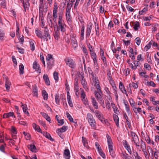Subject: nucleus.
<instances>
[{
	"label": "nucleus",
	"mask_w": 159,
	"mask_h": 159,
	"mask_svg": "<svg viewBox=\"0 0 159 159\" xmlns=\"http://www.w3.org/2000/svg\"><path fill=\"white\" fill-rule=\"evenodd\" d=\"M35 31L37 36L40 38L42 41L47 42L48 40L51 39V36L49 34V30L47 26H46L43 30L44 33L43 35L42 34L41 31L38 29L35 30Z\"/></svg>",
	"instance_id": "obj_1"
},
{
	"label": "nucleus",
	"mask_w": 159,
	"mask_h": 159,
	"mask_svg": "<svg viewBox=\"0 0 159 159\" xmlns=\"http://www.w3.org/2000/svg\"><path fill=\"white\" fill-rule=\"evenodd\" d=\"M63 14L61 12L59 13L57 29L64 32L66 31V25L63 19Z\"/></svg>",
	"instance_id": "obj_2"
},
{
	"label": "nucleus",
	"mask_w": 159,
	"mask_h": 159,
	"mask_svg": "<svg viewBox=\"0 0 159 159\" xmlns=\"http://www.w3.org/2000/svg\"><path fill=\"white\" fill-rule=\"evenodd\" d=\"M94 93L95 97L98 101L102 105L103 108H104V103L103 99L102 98V91H95Z\"/></svg>",
	"instance_id": "obj_3"
},
{
	"label": "nucleus",
	"mask_w": 159,
	"mask_h": 159,
	"mask_svg": "<svg viewBox=\"0 0 159 159\" xmlns=\"http://www.w3.org/2000/svg\"><path fill=\"white\" fill-rule=\"evenodd\" d=\"M87 118L89 123L93 129H95L96 128V123L92 115L90 113L87 114Z\"/></svg>",
	"instance_id": "obj_4"
},
{
	"label": "nucleus",
	"mask_w": 159,
	"mask_h": 159,
	"mask_svg": "<svg viewBox=\"0 0 159 159\" xmlns=\"http://www.w3.org/2000/svg\"><path fill=\"white\" fill-rule=\"evenodd\" d=\"M48 3L45 2L44 4H39V12H42L43 11L46 12L48 11Z\"/></svg>",
	"instance_id": "obj_5"
},
{
	"label": "nucleus",
	"mask_w": 159,
	"mask_h": 159,
	"mask_svg": "<svg viewBox=\"0 0 159 159\" xmlns=\"http://www.w3.org/2000/svg\"><path fill=\"white\" fill-rule=\"evenodd\" d=\"M66 64L72 68H74L76 67V64L73 60L70 58H68L65 60Z\"/></svg>",
	"instance_id": "obj_6"
},
{
	"label": "nucleus",
	"mask_w": 159,
	"mask_h": 159,
	"mask_svg": "<svg viewBox=\"0 0 159 159\" xmlns=\"http://www.w3.org/2000/svg\"><path fill=\"white\" fill-rule=\"evenodd\" d=\"M81 84L83 86L84 89H85L86 91H88L89 88L87 86V83L84 78V77L83 75H82L80 79Z\"/></svg>",
	"instance_id": "obj_7"
},
{
	"label": "nucleus",
	"mask_w": 159,
	"mask_h": 159,
	"mask_svg": "<svg viewBox=\"0 0 159 159\" xmlns=\"http://www.w3.org/2000/svg\"><path fill=\"white\" fill-rule=\"evenodd\" d=\"M123 144L125 148L127 150L129 153L130 155H131L132 154V152L131 150L130 146L126 140L123 141Z\"/></svg>",
	"instance_id": "obj_8"
},
{
	"label": "nucleus",
	"mask_w": 159,
	"mask_h": 159,
	"mask_svg": "<svg viewBox=\"0 0 159 159\" xmlns=\"http://www.w3.org/2000/svg\"><path fill=\"white\" fill-rule=\"evenodd\" d=\"M95 115L96 116L98 119L101 121H104L103 119L104 117L103 116V115L101 114V112L98 111L96 110L94 112Z\"/></svg>",
	"instance_id": "obj_9"
},
{
	"label": "nucleus",
	"mask_w": 159,
	"mask_h": 159,
	"mask_svg": "<svg viewBox=\"0 0 159 159\" xmlns=\"http://www.w3.org/2000/svg\"><path fill=\"white\" fill-rule=\"evenodd\" d=\"M84 0H71V3L74 4V8L76 9L80 1V3H83Z\"/></svg>",
	"instance_id": "obj_10"
},
{
	"label": "nucleus",
	"mask_w": 159,
	"mask_h": 159,
	"mask_svg": "<svg viewBox=\"0 0 159 159\" xmlns=\"http://www.w3.org/2000/svg\"><path fill=\"white\" fill-rule=\"evenodd\" d=\"M68 127L67 126H63L61 128L58 129L56 132L58 133V135H59V134H61V133L66 131Z\"/></svg>",
	"instance_id": "obj_11"
},
{
	"label": "nucleus",
	"mask_w": 159,
	"mask_h": 159,
	"mask_svg": "<svg viewBox=\"0 0 159 159\" xmlns=\"http://www.w3.org/2000/svg\"><path fill=\"white\" fill-rule=\"evenodd\" d=\"M32 92L33 96L37 97H38V88L36 84H34L32 87Z\"/></svg>",
	"instance_id": "obj_12"
},
{
	"label": "nucleus",
	"mask_w": 159,
	"mask_h": 159,
	"mask_svg": "<svg viewBox=\"0 0 159 159\" xmlns=\"http://www.w3.org/2000/svg\"><path fill=\"white\" fill-rule=\"evenodd\" d=\"M33 68L36 70L38 72L40 73H41V70L39 65L37 64L36 62L34 61L33 64Z\"/></svg>",
	"instance_id": "obj_13"
},
{
	"label": "nucleus",
	"mask_w": 159,
	"mask_h": 159,
	"mask_svg": "<svg viewBox=\"0 0 159 159\" xmlns=\"http://www.w3.org/2000/svg\"><path fill=\"white\" fill-rule=\"evenodd\" d=\"M66 18L67 22L68 24L70 25L71 24V16L70 15V12H66Z\"/></svg>",
	"instance_id": "obj_14"
},
{
	"label": "nucleus",
	"mask_w": 159,
	"mask_h": 159,
	"mask_svg": "<svg viewBox=\"0 0 159 159\" xmlns=\"http://www.w3.org/2000/svg\"><path fill=\"white\" fill-rule=\"evenodd\" d=\"M11 83L9 80L7 78H6L5 80V87L7 91H9L10 89V87L11 85Z\"/></svg>",
	"instance_id": "obj_15"
},
{
	"label": "nucleus",
	"mask_w": 159,
	"mask_h": 159,
	"mask_svg": "<svg viewBox=\"0 0 159 159\" xmlns=\"http://www.w3.org/2000/svg\"><path fill=\"white\" fill-rule=\"evenodd\" d=\"M54 59H51L50 60L47 61V64L48 67L49 69H51L52 68V66L54 65Z\"/></svg>",
	"instance_id": "obj_16"
},
{
	"label": "nucleus",
	"mask_w": 159,
	"mask_h": 159,
	"mask_svg": "<svg viewBox=\"0 0 159 159\" xmlns=\"http://www.w3.org/2000/svg\"><path fill=\"white\" fill-rule=\"evenodd\" d=\"M124 103L125 105V109L127 112L128 114H130L131 113V111L130 109V107L127 102L124 100Z\"/></svg>",
	"instance_id": "obj_17"
},
{
	"label": "nucleus",
	"mask_w": 159,
	"mask_h": 159,
	"mask_svg": "<svg viewBox=\"0 0 159 159\" xmlns=\"http://www.w3.org/2000/svg\"><path fill=\"white\" fill-rule=\"evenodd\" d=\"M64 157L66 159H69L70 157V152L68 149H66L64 152Z\"/></svg>",
	"instance_id": "obj_18"
},
{
	"label": "nucleus",
	"mask_w": 159,
	"mask_h": 159,
	"mask_svg": "<svg viewBox=\"0 0 159 159\" xmlns=\"http://www.w3.org/2000/svg\"><path fill=\"white\" fill-rule=\"evenodd\" d=\"M92 29V24H91L90 25H88V27L86 31V36H89L91 33Z\"/></svg>",
	"instance_id": "obj_19"
},
{
	"label": "nucleus",
	"mask_w": 159,
	"mask_h": 159,
	"mask_svg": "<svg viewBox=\"0 0 159 159\" xmlns=\"http://www.w3.org/2000/svg\"><path fill=\"white\" fill-rule=\"evenodd\" d=\"M45 84L48 85H50V82L48 76L47 74H44L43 77Z\"/></svg>",
	"instance_id": "obj_20"
},
{
	"label": "nucleus",
	"mask_w": 159,
	"mask_h": 159,
	"mask_svg": "<svg viewBox=\"0 0 159 159\" xmlns=\"http://www.w3.org/2000/svg\"><path fill=\"white\" fill-rule=\"evenodd\" d=\"M55 33L54 34V36L55 39L56 40H58L59 37L60 32L59 30L58 29L54 30Z\"/></svg>",
	"instance_id": "obj_21"
},
{
	"label": "nucleus",
	"mask_w": 159,
	"mask_h": 159,
	"mask_svg": "<svg viewBox=\"0 0 159 159\" xmlns=\"http://www.w3.org/2000/svg\"><path fill=\"white\" fill-rule=\"evenodd\" d=\"M28 148L32 152H36L37 149L34 145L30 144L28 145Z\"/></svg>",
	"instance_id": "obj_22"
},
{
	"label": "nucleus",
	"mask_w": 159,
	"mask_h": 159,
	"mask_svg": "<svg viewBox=\"0 0 159 159\" xmlns=\"http://www.w3.org/2000/svg\"><path fill=\"white\" fill-rule=\"evenodd\" d=\"M119 87L122 92L123 93H126V90L123 84L121 82L119 83Z\"/></svg>",
	"instance_id": "obj_23"
},
{
	"label": "nucleus",
	"mask_w": 159,
	"mask_h": 159,
	"mask_svg": "<svg viewBox=\"0 0 159 159\" xmlns=\"http://www.w3.org/2000/svg\"><path fill=\"white\" fill-rule=\"evenodd\" d=\"M132 141L134 142L137 148L140 147V142L138 137L136 138H134L133 139H132Z\"/></svg>",
	"instance_id": "obj_24"
},
{
	"label": "nucleus",
	"mask_w": 159,
	"mask_h": 159,
	"mask_svg": "<svg viewBox=\"0 0 159 159\" xmlns=\"http://www.w3.org/2000/svg\"><path fill=\"white\" fill-rule=\"evenodd\" d=\"M92 82L91 83L93 85H95L99 83V81L98 78L96 77H95L94 76L92 77Z\"/></svg>",
	"instance_id": "obj_25"
},
{
	"label": "nucleus",
	"mask_w": 159,
	"mask_h": 159,
	"mask_svg": "<svg viewBox=\"0 0 159 159\" xmlns=\"http://www.w3.org/2000/svg\"><path fill=\"white\" fill-rule=\"evenodd\" d=\"M40 114L49 123L51 122V120L50 118L49 117V116L48 115V114L44 112H41L40 113Z\"/></svg>",
	"instance_id": "obj_26"
},
{
	"label": "nucleus",
	"mask_w": 159,
	"mask_h": 159,
	"mask_svg": "<svg viewBox=\"0 0 159 159\" xmlns=\"http://www.w3.org/2000/svg\"><path fill=\"white\" fill-rule=\"evenodd\" d=\"M108 146L109 151L112 157H115V155L114 153V152L113 151V147L112 145H108Z\"/></svg>",
	"instance_id": "obj_27"
},
{
	"label": "nucleus",
	"mask_w": 159,
	"mask_h": 159,
	"mask_svg": "<svg viewBox=\"0 0 159 159\" xmlns=\"http://www.w3.org/2000/svg\"><path fill=\"white\" fill-rule=\"evenodd\" d=\"M71 40L73 43V46L75 48H76L78 46L77 42L75 39L74 37H72L71 38Z\"/></svg>",
	"instance_id": "obj_28"
},
{
	"label": "nucleus",
	"mask_w": 159,
	"mask_h": 159,
	"mask_svg": "<svg viewBox=\"0 0 159 159\" xmlns=\"http://www.w3.org/2000/svg\"><path fill=\"white\" fill-rule=\"evenodd\" d=\"M113 119L115 121L116 124V125L117 127L119 126V117L117 116L115 114H114L113 115Z\"/></svg>",
	"instance_id": "obj_29"
},
{
	"label": "nucleus",
	"mask_w": 159,
	"mask_h": 159,
	"mask_svg": "<svg viewBox=\"0 0 159 159\" xmlns=\"http://www.w3.org/2000/svg\"><path fill=\"white\" fill-rule=\"evenodd\" d=\"M140 146L142 151H144L146 150V146L145 143L144 142L142 139L140 141Z\"/></svg>",
	"instance_id": "obj_30"
},
{
	"label": "nucleus",
	"mask_w": 159,
	"mask_h": 159,
	"mask_svg": "<svg viewBox=\"0 0 159 159\" xmlns=\"http://www.w3.org/2000/svg\"><path fill=\"white\" fill-rule=\"evenodd\" d=\"M84 26H82V27L81 29V37L80 40H83L84 39Z\"/></svg>",
	"instance_id": "obj_31"
},
{
	"label": "nucleus",
	"mask_w": 159,
	"mask_h": 159,
	"mask_svg": "<svg viewBox=\"0 0 159 159\" xmlns=\"http://www.w3.org/2000/svg\"><path fill=\"white\" fill-rule=\"evenodd\" d=\"M14 115V113L12 112H10L7 113H5L3 114V118H7L10 116H12Z\"/></svg>",
	"instance_id": "obj_32"
},
{
	"label": "nucleus",
	"mask_w": 159,
	"mask_h": 159,
	"mask_svg": "<svg viewBox=\"0 0 159 159\" xmlns=\"http://www.w3.org/2000/svg\"><path fill=\"white\" fill-rule=\"evenodd\" d=\"M52 19H53L51 16L48 17L47 22L50 25H51L50 26L51 27H52L53 24L52 21Z\"/></svg>",
	"instance_id": "obj_33"
},
{
	"label": "nucleus",
	"mask_w": 159,
	"mask_h": 159,
	"mask_svg": "<svg viewBox=\"0 0 159 159\" xmlns=\"http://www.w3.org/2000/svg\"><path fill=\"white\" fill-rule=\"evenodd\" d=\"M32 126L33 128L38 132H41V129L39 125H36L35 123H33L32 124Z\"/></svg>",
	"instance_id": "obj_34"
},
{
	"label": "nucleus",
	"mask_w": 159,
	"mask_h": 159,
	"mask_svg": "<svg viewBox=\"0 0 159 159\" xmlns=\"http://www.w3.org/2000/svg\"><path fill=\"white\" fill-rule=\"evenodd\" d=\"M72 6V3L71 2L67 4V7L66 10V12H70L71 8Z\"/></svg>",
	"instance_id": "obj_35"
},
{
	"label": "nucleus",
	"mask_w": 159,
	"mask_h": 159,
	"mask_svg": "<svg viewBox=\"0 0 159 159\" xmlns=\"http://www.w3.org/2000/svg\"><path fill=\"white\" fill-rule=\"evenodd\" d=\"M124 117L125 118L126 120V122L127 125H128L129 128H130V127L131 126V123L130 121H129V119L128 116H127L126 113L124 114Z\"/></svg>",
	"instance_id": "obj_36"
},
{
	"label": "nucleus",
	"mask_w": 159,
	"mask_h": 159,
	"mask_svg": "<svg viewBox=\"0 0 159 159\" xmlns=\"http://www.w3.org/2000/svg\"><path fill=\"white\" fill-rule=\"evenodd\" d=\"M43 135L45 137L50 139V140L52 141H53V140L50 134L47 132H44Z\"/></svg>",
	"instance_id": "obj_37"
},
{
	"label": "nucleus",
	"mask_w": 159,
	"mask_h": 159,
	"mask_svg": "<svg viewBox=\"0 0 159 159\" xmlns=\"http://www.w3.org/2000/svg\"><path fill=\"white\" fill-rule=\"evenodd\" d=\"M42 95L43 97V99L47 100L48 98V94L46 91L44 90L42 92Z\"/></svg>",
	"instance_id": "obj_38"
},
{
	"label": "nucleus",
	"mask_w": 159,
	"mask_h": 159,
	"mask_svg": "<svg viewBox=\"0 0 159 159\" xmlns=\"http://www.w3.org/2000/svg\"><path fill=\"white\" fill-rule=\"evenodd\" d=\"M78 79H77V81L74 83V90H76V92H78Z\"/></svg>",
	"instance_id": "obj_39"
},
{
	"label": "nucleus",
	"mask_w": 159,
	"mask_h": 159,
	"mask_svg": "<svg viewBox=\"0 0 159 159\" xmlns=\"http://www.w3.org/2000/svg\"><path fill=\"white\" fill-rule=\"evenodd\" d=\"M101 55V56L102 58V59L103 61L105 63L106 62V58L104 57V53L102 49H101L100 50Z\"/></svg>",
	"instance_id": "obj_40"
},
{
	"label": "nucleus",
	"mask_w": 159,
	"mask_h": 159,
	"mask_svg": "<svg viewBox=\"0 0 159 159\" xmlns=\"http://www.w3.org/2000/svg\"><path fill=\"white\" fill-rule=\"evenodd\" d=\"M20 103L22 104L21 107L22 108L23 112L26 114L28 115L29 114V112L27 111V107H25V105H24L22 102H21Z\"/></svg>",
	"instance_id": "obj_41"
},
{
	"label": "nucleus",
	"mask_w": 159,
	"mask_h": 159,
	"mask_svg": "<svg viewBox=\"0 0 159 159\" xmlns=\"http://www.w3.org/2000/svg\"><path fill=\"white\" fill-rule=\"evenodd\" d=\"M129 155L125 152H122L120 154L121 157L123 159H125Z\"/></svg>",
	"instance_id": "obj_42"
},
{
	"label": "nucleus",
	"mask_w": 159,
	"mask_h": 159,
	"mask_svg": "<svg viewBox=\"0 0 159 159\" xmlns=\"http://www.w3.org/2000/svg\"><path fill=\"white\" fill-rule=\"evenodd\" d=\"M129 155L125 152H122L120 154L121 157L123 159H125Z\"/></svg>",
	"instance_id": "obj_43"
},
{
	"label": "nucleus",
	"mask_w": 159,
	"mask_h": 159,
	"mask_svg": "<svg viewBox=\"0 0 159 159\" xmlns=\"http://www.w3.org/2000/svg\"><path fill=\"white\" fill-rule=\"evenodd\" d=\"M24 66L23 64H21L19 66V70L20 74H23L24 73Z\"/></svg>",
	"instance_id": "obj_44"
},
{
	"label": "nucleus",
	"mask_w": 159,
	"mask_h": 159,
	"mask_svg": "<svg viewBox=\"0 0 159 159\" xmlns=\"http://www.w3.org/2000/svg\"><path fill=\"white\" fill-rule=\"evenodd\" d=\"M68 103L70 107H73V103L71 100V97L70 95H68L67 97Z\"/></svg>",
	"instance_id": "obj_45"
},
{
	"label": "nucleus",
	"mask_w": 159,
	"mask_h": 159,
	"mask_svg": "<svg viewBox=\"0 0 159 159\" xmlns=\"http://www.w3.org/2000/svg\"><path fill=\"white\" fill-rule=\"evenodd\" d=\"M146 84L148 86H152V87H155L156 86L155 84L152 81H150V82L147 81L146 83Z\"/></svg>",
	"instance_id": "obj_46"
},
{
	"label": "nucleus",
	"mask_w": 159,
	"mask_h": 159,
	"mask_svg": "<svg viewBox=\"0 0 159 159\" xmlns=\"http://www.w3.org/2000/svg\"><path fill=\"white\" fill-rule=\"evenodd\" d=\"M141 135L143 139H144L146 141L148 140V139L149 137V136L147 134L145 135L143 132L141 133Z\"/></svg>",
	"instance_id": "obj_47"
},
{
	"label": "nucleus",
	"mask_w": 159,
	"mask_h": 159,
	"mask_svg": "<svg viewBox=\"0 0 159 159\" xmlns=\"http://www.w3.org/2000/svg\"><path fill=\"white\" fill-rule=\"evenodd\" d=\"M55 99L56 103L59 105V104L60 99L59 95L57 94L55 95Z\"/></svg>",
	"instance_id": "obj_48"
},
{
	"label": "nucleus",
	"mask_w": 159,
	"mask_h": 159,
	"mask_svg": "<svg viewBox=\"0 0 159 159\" xmlns=\"http://www.w3.org/2000/svg\"><path fill=\"white\" fill-rule=\"evenodd\" d=\"M67 117L68 118L70 122H73V119L70 114L68 112H66Z\"/></svg>",
	"instance_id": "obj_49"
},
{
	"label": "nucleus",
	"mask_w": 159,
	"mask_h": 159,
	"mask_svg": "<svg viewBox=\"0 0 159 159\" xmlns=\"http://www.w3.org/2000/svg\"><path fill=\"white\" fill-rule=\"evenodd\" d=\"M4 36L3 31L0 29V40H2Z\"/></svg>",
	"instance_id": "obj_50"
},
{
	"label": "nucleus",
	"mask_w": 159,
	"mask_h": 159,
	"mask_svg": "<svg viewBox=\"0 0 159 159\" xmlns=\"http://www.w3.org/2000/svg\"><path fill=\"white\" fill-rule=\"evenodd\" d=\"M80 89H82L81 91V97L82 98V100H84V99L85 98L86 95L84 91L81 88Z\"/></svg>",
	"instance_id": "obj_51"
},
{
	"label": "nucleus",
	"mask_w": 159,
	"mask_h": 159,
	"mask_svg": "<svg viewBox=\"0 0 159 159\" xmlns=\"http://www.w3.org/2000/svg\"><path fill=\"white\" fill-rule=\"evenodd\" d=\"M131 86L135 89L137 88L138 87V85L136 83H135L134 82L129 84V87H130Z\"/></svg>",
	"instance_id": "obj_52"
},
{
	"label": "nucleus",
	"mask_w": 159,
	"mask_h": 159,
	"mask_svg": "<svg viewBox=\"0 0 159 159\" xmlns=\"http://www.w3.org/2000/svg\"><path fill=\"white\" fill-rule=\"evenodd\" d=\"M134 29L135 30H138V28L139 26V23L138 22L136 21L135 23V24L134 25Z\"/></svg>",
	"instance_id": "obj_53"
},
{
	"label": "nucleus",
	"mask_w": 159,
	"mask_h": 159,
	"mask_svg": "<svg viewBox=\"0 0 159 159\" xmlns=\"http://www.w3.org/2000/svg\"><path fill=\"white\" fill-rule=\"evenodd\" d=\"M29 42L30 43L31 50L32 51H34L35 49V47L34 43L32 41L30 40L29 41Z\"/></svg>",
	"instance_id": "obj_54"
},
{
	"label": "nucleus",
	"mask_w": 159,
	"mask_h": 159,
	"mask_svg": "<svg viewBox=\"0 0 159 159\" xmlns=\"http://www.w3.org/2000/svg\"><path fill=\"white\" fill-rule=\"evenodd\" d=\"M153 156L155 157V159H158V156L157 154V153H159V151L156 150V151H153Z\"/></svg>",
	"instance_id": "obj_55"
},
{
	"label": "nucleus",
	"mask_w": 159,
	"mask_h": 159,
	"mask_svg": "<svg viewBox=\"0 0 159 159\" xmlns=\"http://www.w3.org/2000/svg\"><path fill=\"white\" fill-rule=\"evenodd\" d=\"M53 75L55 80L57 81L58 79V73L55 71L54 72Z\"/></svg>",
	"instance_id": "obj_56"
},
{
	"label": "nucleus",
	"mask_w": 159,
	"mask_h": 159,
	"mask_svg": "<svg viewBox=\"0 0 159 159\" xmlns=\"http://www.w3.org/2000/svg\"><path fill=\"white\" fill-rule=\"evenodd\" d=\"M95 145L98 152L99 151H100L102 149L100 146V145L97 142H96L95 143Z\"/></svg>",
	"instance_id": "obj_57"
},
{
	"label": "nucleus",
	"mask_w": 159,
	"mask_h": 159,
	"mask_svg": "<svg viewBox=\"0 0 159 159\" xmlns=\"http://www.w3.org/2000/svg\"><path fill=\"white\" fill-rule=\"evenodd\" d=\"M131 134L132 138V139H133L134 138H136L138 137L136 134L133 132H131Z\"/></svg>",
	"instance_id": "obj_58"
},
{
	"label": "nucleus",
	"mask_w": 159,
	"mask_h": 159,
	"mask_svg": "<svg viewBox=\"0 0 159 159\" xmlns=\"http://www.w3.org/2000/svg\"><path fill=\"white\" fill-rule=\"evenodd\" d=\"M144 67L147 70H150L151 67L149 65L146 63L144 64Z\"/></svg>",
	"instance_id": "obj_59"
},
{
	"label": "nucleus",
	"mask_w": 159,
	"mask_h": 159,
	"mask_svg": "<svg viewBox=\"0 0 159 159\" xmlns=\"http://www.w3.org/2000/svg\"><path fill=\"white\" fill-rule=\"evenodd\" d=\"M131 106L132 107H134L135 102L132 99H130L129 100Z\"/></svg>",
	"instance_id": "obj_60"
},
{
	"label": "nucleus",
	"mask_w": 159,
	"mask_h": 159,
	"mask_svg": "<svg viewBox=\"0 0 159 159\" xmlns=\"http://www.w3.org/2000/svg\"><path fill=\"white\" fill-rule=\"evenodd\" d=\"M147 60L148 62L149 63H152V60L151 58V57L149 56V53H148L147 55Z\"/></svg>",
	"instance_id": "obj_61"
},
{
	"label": "nucleus",
	"mask_w": 159,
	"mask_h": 159,
	"mask_svg": "<svg viewBox=\"0 0 159 159\" xmlns=\"http://www.w3.org/2000/svg\"><path fill=\"white\" fill-rule=\"evenodd\" d=\"M91 54L92 56V58L93 59V60H95L96 61V56L95 53L93 51V52H91Z\"/></svg>",
	"instance_id": "obj_62"
},
{
	"label": "nucleus",
	"mask_w": 159,
	"mask_h": 159,
	"mask_svg": "<svg viewBox=\"0 0 159 159\" xmlns=\"http://www.w3.org/2000/svg\"><path fill=\"white\" fill-rule=\"evenodd\" d=\"M136 43L138 45H139L141 43L140 39L139 37H137L135 39Z\"/></svg>",
	"instance_id": "obj_63"
},
{
	"label": "nucleus",
	"mask_w": 159,
	"mask_h": 159,
	"mask_svg": "<svg viewBox=\"0 0 159 159\" xmlns=\"http://www.w3.org/2000/svg\"><path fill=\"white\" fill-rule=\"evenodd\" d=\"M135 156L134 159H142L141 157L139 155L137 152H135V154L134 155Z\"/></svg>",
	"instance_id": "obj_64"
}]
</instances>
